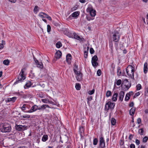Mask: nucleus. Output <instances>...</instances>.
I'll return each instance as SVG.
<instances>
[{"mask_svg":"<svg viewBox=\"0 0 148 148\" xmlns=\"http://www.w3.org/2000/svg\"><path fill=\"white\" fill-rule=\"evenodd\" d=\"M4 47L3 44H0V49H2Z\"/></svg>","mask_w":148,"mask_h":148,"instance_id":"60","label":"nucleus"},{"mask_svg":"<svg viewBox=\"0 0 148 148\" xmlns=\"http://www.w3.org/2000/svg\"><path fill=\"white\" fill-rule=\"evenodd\" d=\"M135 107H133L130 110V114L132 116L134 115L135 112Z\"/></svg>","mask_w":148,"mask_h":148,"instance_id":"17","label":"nucleus"},{"mask_svg":"<svg viewBox=\"0 0 148 148\" xmlns=\"http://www.w3.org/2000/svg\"><path fill=\"white\" fill-rule=\"evenodd\" d=\"M98 142V140L97 138H95L93 139V144L94 145H96Z\"/></svg>","mask_w":148,"mask_h":148,"instance_id":"39","label":"nucleus"},{"mask_svg":"<svg viewBox=\"0 0 148 148\" xmlns=\"http://www.w3.org/2000/svg\"><path fill=\"white\" fill-rule=\"evenodd\" d=\"M130 148H135V145L134 144H132L130 146Z\"/></svg>","mask_w":148,"mask_h":148,"instance_id":"56","label":"nucleus"},{"mask_svg":"<svg viewBox=\"0 0 148 148\" xmlns=\"http://www.w3.org/2000/svg\"><path fill=\"white\" fill-rule=\"evenodd\" d=\"M36 65L38 67L42 69L43 68V64L41 62H39V63H38L36 64Z\"/></svg>","mask_w":148,"mask_h":148,"instance_id":"33","label":"nucleus"},{"mask_svg":"<svg viewBox=\"0 0 148 148\" xmlns=\"http://www.w3.org/2000/svg\"><path fill=\"white\" fill-rule=\"evenodd\" d=\"M124 91H120L119 93V99L121 101H122L123 99V98L124 96Z\"/></svg>","mask_w":148,"mask_h":148,"instance_id":"12","label":"nucleus"},{"mask_svg":"<svg viewBox=\"0 0 148 148\" xmlns=\"http://www.w3.org/2000/svg\"><path fill=\"white\" fill-rule=\"evenodd\" d=\"M74 67L73 68V70L75 74H77L78 73V71H77V69L78 66L76 65L75 63L74 64Z\"/></svg>","mask_w":148,"mask_h":148,"instance_id":"20","label":"nucleus"},{"mask_svg":"<svg viewBox=\"0 0 148 148\" xmlns=\"http://www.w3.org/2000/svg\"><path fill=\"white\" fill-rule=\"evenodd\" d=\"M148 140V137L147 136L144 137L143 140V142L145 143Z\"/></svg>","mask_w":148,"mask_h":148,"instance_id":"43","label":"nucleus"},{"mask_svg":"<svg viewBox=\"0 0 148 148\" xmlns=\"http://www.w3.org/2000/svg\"><path fill=\"white\" fill-rule=\"evenodd\" d=\"M115 105L114 103H112L110 101H108L105 105V110L108 111L110 109L112 110L114 109Z\"/></svg>","mask_w":148,"mask_h":148,"instance_id":"4","label":"nucleus"},{"mask_svg":"<svg viewBox=\"0 0 148 148\" xmlns=\"http://www.w3.org/2000/svg\"><path fill=\"white\" fill-rule=\"evenodd\" d=\"M121 83V80L120 79H119L116 82V84L118 85H120Z\"/></svg>","mask_w":148,"mask_h":148,"instance_id":"46","label":"nucleus"},{"mask_svg":"<svg viewBox=\"0 0 148 148\" xmlns=\"http://www.w3.org/2000/svg\"><path fill=\"white\" fill-rule=\"evenodd\" d=\"M51 27L50 25H47V31L48 32H49L51 31Z\"/></svg>","mask_w":148,"mask_h":148,"instance_id":"47","label":"nucleus"},{"mask_svg":"<svg viewBox=\"0 0 148 148\" xmlns=\"http://www.w3.org/2000/svg\"><path fill=\"white\" fill-rule=\"evenodd\" d=\"M38 109V106L35 105L33 106L31 109L28 111L27 112L29 113H32L36 111Z\"/></svg>","mask_w":148,"mask_h":148,"instance_id":"10","label":"nucleus"},{"mask_svg":"<svg viewBox=\"0 0 148 148\" xmlns=\"http://www.w3.org/2000/svg\"><path fill=\"white\" fill-rule=\"evenodd\" d=\"M138 132L140 135H143L144 130L143 128H141L139 130Z\"/></svg>","mask_w":148,"mask_h":148,"instance_id":"41","label":"nucleus"},{"mask_svg":"<svg viewBox=\"0 0 148 148\" xmlns=\"http://www.w3.org/2000/svg\"><path fill=\"white\" fill-rule=\"evenodd\" d=\"M86 19L88 21H90L91 20H93L94 19V18L92 17H90L88 16H86Z\"/></svg>","mask_w":148,"mask_h":148,"instance_id":"45","label":"nucleus"},{"mask_svg":"<svg viewBox=\"0 0 148 148\" xmlns=\"http://www.w3.org/2000/svg\"><path fill=\"white\" fill-rule=\"evenodd\" d=\"M86 11L87 12L90 13L92 17H94L96 15V11L95 10L93 9L91 6L88 7L86 9Z\"/></svg>","mask_w":148,"mask_h":148,"instance_id":"7","label":"nucleus"},{"mask_svg":"<svg viewBox=\"0 0 148 148\" xmlns=\"http://www.w3.org/2000/svg\"><path fill=\"white\" fill-rule=\"evenodd\" d=\"M3 64L6 65H8L10 63V61L7 60H5L3 61Z\"/></svg>","mask_w":148,"mask_h":148,"instance_id":"30","label":"nucleus"},{"mask_svg":"<svg viewBox=\"0 0 148 148\" xmlns=\"http://www.w3.org/2000/svg\"><path fill=\"white\" fill-rule=\"evenodd\" d=\"M21 117L24 118L29 119L30 117V116L29 115L25 114V115H21Z\"/></svg>","mask_w":148,"mask_h":148,"instance_id":"34","label":"nucleus"},{"mask_svg":"<svg viewBox=\"0 0 148 148\" xmlns=\"http://www.w3.org/2000/svg\"><path fill=\"white\" fill-rule=\"evenodd\" d=\"M39 16L41 17V18H44V13L43 12H41L40 13L39 15Z\"/></svg>","mask_w":148,"mask_h":148,"instance_id":"51","label":"nucleus"},{"mask_svg":"<svg viewBox=\"0 0 148 148\" xmlns=\"http://www.w3.org/2000/svg\"><path fill=\"white\" fill-rule=\"evenodd\" d=\"M116 122V120L114 118H112L111 119V124L112 125H114Z\"/></svg>","mask_w":148,"mask_h":148,"instance_id":"26","label":"nucleus"},{"mask_svg":"<svg viewBox=\"0 0 148 148\" xmlns=\"http://www.w3.org/2000/svg\"><path fill=\"white\" fill-rule=\"evenodd\" d=\"M136 144L137 145H138L140 143V141L138 139H136L135 141Z\"/></svg>","mask_w":148,"mask_h":148,"instance_id":"55","label":"nucleus"},{"mask_svg":"<svg viewBox=\"0 0 148 148\" xmlns=\"http://www.w3.org/2000/svg\"><path fill=\"white\" fill-rule=\"evenodd\" d=\"M140 95V93L139 92L136 93L135 94V96L137 97Z\"/></svg>","mask_w":148,"mask_h":148,"instance_id":"61","label":"nucleus"},{"mask_svg":"<svg viewBox=\"0 0 148 148\" xmlns=\"http://www.w3.org/2000/svg\"><path fill=\"white\" fill-rule=\"evenodd\" d=\"M79 2L82 3H84L85 2V0H79Z\"/></svg>","mask_w":148,"mask_h":148,"instance_id":"62","label":"nucleus"},{"mask_svg":"<svg viewBox=\"0 0 148 148\" xmlns=\"http://www.w3.org/2000/svg\"><path fill=\"white\" fill-rule=\"evenodd\" d=\"M48 137L47 135H44L42 138V140L43 142H45L48 140Z\"/></svg>","mask_w":148,"mask_h":148,"instance_id":"22","label":"nucleus"},{"mask_svg":"<svg viewBox=\"0 0 148 148\" xmlns=\"http://www.w3.org/2000/svg\"><path fill=\"white\" fill-rule=\"evenodd\" d=\"M0 130L3 133L9 132L11 131V126L8 123H2L0 125Z\"/></svg>","mask_w":148,"mask_h":148,"instance_id":"1","label":"nucleus"},{"mask_svg":"<svg viewBox=\"0 0 148 148\" xmlns=\"http://www.w3.org/2000/svg\"><path fill=\"white\" fill-rule=\"evenodd\" d=\"M77 9V6H74L71 9V10L72 11H74L76 10Z\"/></svg>","mask_w":148,"mask_h":148,"instance_id":"53","label":"nucleus"},{"mask_svg":"<svg viewBox=\"0 0 148 148\" xmlns=\"http://www.w3.org/2000/svg\"><path fill=\"white\" fill-rule=\"evenodd\" d=\"M136 90H140L142 88V86L140 84H138L136 86Z\"/></svg>","mask_w":148,"mask_h":148,"instance_id":"38","label":"nucleus"},{"mask_svg":"<svg viewBox=\"0 0 148 148\" xmlns=\"http://www.w3.org/2000/svg\"><path fill=\"white\" fill-rule=\"evenodd\" d=\"M75 87L77 90H79L80 89L81 85L79 83H76Z\"/></svg>","mask_w":148,"mask_h":148,"instance_id":"32","label":"nucleus"},{"mask_svg":"<svg viewBox=\"0 0 148 148\" xmlns=\"http://www.w3.org/2000/svg\"><path fill=\"white\" fill-rule=\"evenodd\" d=\"M62 53L61 51L59 50L57 51L55 55V57L56 59L60 58L62 56Z\"/></svg>","mask_w":148,"mask_h":148,"instance_id":"14","label":"nucleus"},{"mask_svg":"<svg viewBox=\"0 0 148 148\" xmlns=\"http://www.w3.org/2000/svg\"><path fill=\"white\" fill-rule=\"evenodd\" d=\"M24 73V71L23 70V69H21L20 74L18 77V78L16 79V81L14 83V84H16L18 82H21L25 79V77Z\"/></svg>","mask_w":148,"mask_h":148,"instance_id":"3","label":"nucleus"},{"mask_svg":"<svg viewBox=\"0 0 148 148\" xmlns=\"http://www.w3.org/2000/svg\"><path fill=\"white\" fill-rule=\"evenodd\" d=\"M56 46L57 48H59L62 47V44L60 42H58L56 43Z\"/></svg>","mask_w":148,"mask_h":148,"instance_id":"31","label":"nucleus"},{"mask_svg":"<svg viewBox=\"0 0 148 148\" xmlns=\"http://www.w3.org/2000/svg\"><path fill=\"white\" fill-rule=\"evenodd\" d=\"M99 147L101 148H105V140L102 137L99 138Z\"/></svg>","mask_w":148,"mask_h":148,"instance_id":"9","label":"nucleus"},{"mask_svg":"<svg viewBox=\"0 0 148 148\" xmlns=\"http://www.w3.org/2000/svg\"><path fill=\"white\" fill-rule=\"evenodd\" d=\"M90 52L91 54H92L94 53V51L93 49L92 48H90Z\"/></svg>","mask_w":148,"mask_h":148,"instance_id":"50","label":"nucleus"},{"mask_svg":"<svg viewBox=\"0 0 148 148\" xmlns=\"http://www.w3.org/2000/svg\"><path fill=\"white\" fill-rule=\"evenodd\" d=\"M98 60V58L97 56L96 55L94 56L93 57H92V61H97Z\"/></svg>","mask_w":148,"mask_h":148,"instance_id":"40","label":"nucleus"},{"mask_svg":"<svg viewBox=\"0 0 148 148\" xmlns=\"http://www.w3.org/2000/svg\"><path fill=\"white\" fill-rule=\"evenodd\" d=\"M92 99V97L91 96L88 97L87 98V103L89 105L90 104V101Z\"/></svg>","mask_w":148,"mask_h":148,"instance_id":"37","label":"nucleus"},{"mask_svg":"<svg viewBox=\"0 0 148 148\" xmlns=\"http://www.w3.org/2000/svg\"><path fill=\"white\" fill-rule=\"evenodd\" d=\"M89 48V47H87L86 50L84 51V57L85 58H87Z\"/></svg>","mask_w":148,"mask_h":148,"instance_id":"23","label":"nucleus"},{"mask_svg":"<svg viewBox=\"0 0 148 148\" xmlns=\"http://www.w3.org/2000/svg\"><path fill=\"white\" fill-rule=\"evenodd\" d=\"M94 92L95 90L94 89H93L92 90L90 91L89 93L90 95H91L93 94L94 93Z\"/></svg>","mask_w":148,"mask_h":148,"instance_id":"52","label":"nucleus"},{"mask_svg":"<svg viewBox=\"0 0 148 148\" xmlns=\"http://www.w3.org/2000/svg\"><path fill=\"white\" fill-rule=\"evenodd\" d=\"M130 93H127L125 96V101H128L130 99Z\"/></svg>","mask_w":148,"mask_h":148,"instance_id":"27","label":"nucleus"},{"mask_svg":"<svg viewBox=\"0 0 148 148\" xmlns=\"http://www.w3.org/2000/svg\"><path fill=\"white\" fill-rule=\"evenodd\" d=\"M97 74L98 76H100L101 75V71L100 69H98L97 72Z\"/></svg>","mask_w":148,"mask_h":148,"instance_id":"49","label":"nucleus"},{"mask_svg":"<svg viewBox=\"0 0 148 148\" xmlns=\"http://www.w3.org/2000/svg\"><path fill=\"white\" fill-rule=\"evenodd\" d=\"M71 56L70 54H68L66 56V60L67 62L69 64L71 62Z\"/></svg>","mask_w":148,"mask_h":148,"instance_id":"16","label":"nucleus"},{"mask_svg":"<svg viewBox=\"0 0 148 148\" xmlns=\"http://www.w3.org/2000/svg\"><path fill=\"white\" fill-rule=\"evenodd\" d=\"M16 130L18 131H22L25 130L27 128V126L25 125H16L15 126Z\"/></svg>","mask_w":148,"mask_h":148,"instance_id":"8","label":"nucleus"},{"mask_svg":"<svg viewBox=\"0 0 148 148\" xmlns=\"http://www.w3.org/2000/svg\"><path fill=\"white\" fill-rule=\"evenodd\" d=\"M133 136L132 134H130L129 135V139L130 140H131L132 139V138H133Z\"/></svg>","mask_w":148,"mask_h":148,"instance_id":"58","label":"nucleus"},{"mask_svg":"<svg viewBox=\"0 0 148 148\" xmlns=\"http://www.w3.org/2000/svg\"><path fill=\"white\" fill-rule=\"evenodd\" d=\"M118 94L117 93H115L112 96V99L113 101H115L117 100Z\"/></svg>","mask_w":148,"mask_h":148,"instance_id":"19","label":"nucleus"},{"mask_svg":"<svg viewBox=\"0 0 148 148\" xmlns=\"http://www.w3.org/2000/svg\"><path fill=\"white\" fill-rule=\"evenodd\" d=\"M111 92L110 90H108L107 91L106 93V96L108 97L111 96Z\"/></svg>","mask_w":148,"mask_h":148,"instance_id":"42","label":"nucleus"},{"mask_svg":"<svg viewBox=\"0 0 148 148\" xmlns=\"http://www.w3.org/2000/svg\"><path fill=\"white\" fill-rule=\"evenodd\" d=\"M44 18H47V17L48 16V15L44 13Z\"/></svg>","mask_w":148,"mask_h":148,"instance_id":"63","label":"nucleus"},{"mask_svg":"<svg viewBox=\"0 0 148 148\" xmlns=\"http://www.w3.org/2000/svg\"><path fill=\"white\" fill-rule=\"evenodd\" d=\"M145 94L146 95H148V88H145Z\"/></svg>","mask_w":148,"mask_h":148,"instance_id":"54","label":"nucleus"},{"mask_svg":"<svg viewBox=\"0 0 148 148\" xmlns=\"http://www.w3.org/2000/svg\"><path fill=\"white\" fill-rule=\"evenodd\" d=\"M38 110H42V107L41 106L39 107H38Z\"/></svg>","mask_w":148,"mask_h":148,"instance_id":"64","label":"nucleus"},{"mask_svg":"<svg viewBox=\"0 0 148 148\" xmlns=\"http://www.w3.org/2000/svg\"><path fill=\"white\" fill-rule=\"evenodd\" d=\"M77 75L76 77L77 80L79 81H81L82 78V73L80 72H78L77 74H75Z\"/></svg>","mask_w":148,"mask_h":148,"instance_id":"11","label":"nucleus"},{"mask_svg":"<svg viewBox=\"0 0 148 148\" xmlns=\"http://www.w3.org/2000/svg\"><path fill=\"white\" fill-rule=\"evenodd\" d=\"M79 11L75 12H73L72 14V16L73 17H77L79 15Z\"/></svg>","mask_w":148,"mask_h":148,"instance_id":"21","label":"nucleus"},{"mask_svg":"<svg viewBox=\"0 0 148 148\" xmlns=\"http://www.w3.org/2000/svg\"><path fill=\"white\" fill-rule=\"evenodd\" d=\"M143 70L144 73L145 74L148 71L147 64V62H145L144 64Z\"/></svg>","mask_w":148,"mask_h":148,"instance_id":"18","label":"nucleus"},{"mask_svg":"<svg viewBox=\"0 0 148 148\" xmlns=\"http://www.w3.org/2000/svg\"><path fill=\"white\" fill-rule=\"evenodd\" d=\"M113 34V40L115 42H118L120 39V34L117 30H115Z\"/></svg>","mask_w":148,"mask_h":148,"instance_id":"5","label":"nucleus"},{"mask_svg":"<svg viewBox=\"0 0 148 148\" xmlns=\"http://www.w3.org/2000/svg\"><path fill=\"white\" fill-rule=\"evenodd\" d=\"M16 97H14L12 98H8L6 100V102H14L16 100Z\"/></svg>","mask_w":148,"mask_h":148,"instance_id":"13","label":"nucleus"},{"mask_svg":"<svg viewBox=\"0 0 148 148\" xmlns=\"http://www.w3.org/2000/svg\"><path fill=\"white\" fill-rule=\"evenodd\" d=\"M38 7L37 6H36L34 9V12H36L38 10Z\"/></svg>","mask_w":148,"mask_h":148,"instance_id":"57","label":"nucleus"},{"mask_svg":"<svg viewBox=\"0 0 148 148\" xmlns=\"http://www.w3.org/2000/svg\"><path fill=\"white\" fill-rule=\"evenodd\" d=\"M41 101L45 103H50V101L48 99H42Z\"/></svg>","mask_w":148,"mask_h":148,"instance_id":"28","label":"nucleus"},{"mask_svg":"<svg viewBox=\"0 0 148 148\" xmlns=\"http://www.w3.org/2000/svg\"><path fill=\"white\" fill-rule=\"evenodd\" d=\"M84 128L83 126H80L79 128V132H80V135H82V134L84 133Z\"/></svg>","mask_w":148,"mask_h":148,"instance_id":"24","label":"nucleus"},{"mask_svg":"<svg viewBox=\"0 0 148 148\" xmlns=\"http://www.w3.org/2000/svg\"><path fill=\"white\" fill-rule=\"evenodd\" d=\"M42 110H43L44 109H45L46 108H51V107H50V106L47 105H46V104H43L41 106Z\"/></svg>","mask_w":148,"mask_h":148,"instance_id":"35","label":"nucleus"},{"mask_svg":"<svg viewBox=\"0 0 148 148\" xmlns=\"http://www.w3.org/2000/svg\"><path fill=\"white\" fill-rule=\"evenodd\" d=\"M31 83L30 82H28L25 85V87H27V88H28L30 87L31 86Z\"/></svg>","mask_w":148,"mask_h":148,"instance_id":"44","label":"nucleus"},{"mask_svg":"<svg viewBox=\"0 0 148 148\" xmlns=\"http://www.w3.org/2000/svg\"><path fill=\"white\" fill-rule=\"evenodd\" d=\"M126 84L124 85H123V83L121 85L122 89L124 91L127 90L131 86V83L128 82L127 79H125L124 80L123 82H125Z\"/></svg>","mask_w":148,"mask_h":148,"instance_id":"6","label":"nucleus"},{"mask_svg":"<svg viewBox=\"0 0 148 148\" xmlns=\"http://www.w3.org/2000/svg\"><path fill=\"white\" fill-rule=\"evenodd\" d=\"M134 105V104L133 102H132L130 103L129 104V106L130 107H132Z\"/></svg>","mask_w":148,"mask_h":148,"instance_id":"59","label":"nucleus"},{"mask_svg":"<svg viewBox=\"0 0 148 148\" xmlns=\"http://www.w3.org/2000/svg\"><path fill=\"white\" fill-rule=\"evenodd\" d=\"M27 107V105L26 104L23 105V106L21 108L22 110L24 112H27V111L25 112V110H26V108Z\"/></svg>","mask_w":148,"mask_h":148,"instance_id":"36","label":"nucleus"},{"mask_svg":"<svg viewBox=\"0 0 148 148\" xmlns=\"http://www.w3.org/2000/svg\"><path fill=\"white\" fill-rule=\"evenodd\" d=\"M97 62L91 60L92 64L93 66H98V63Z\"/></svg>","mask_w":148,"mask_h":148,"instance_id":"29","label":"nucleus"},{"mask_svg":"<svg viewBox=\"0 0 148 148\" xmlns=\"http://www.w3.org/2000/svg\"><path fill=\"white\" fill-rule=\"evenodd\" d=\"M137 123L138 124H140L141 122V119L140 118H138L137 120Z\"/></svg>","mask_w":148,"mask_h":148,"instance_id":"48","label":"nucleus"},{"mask_svg":"<svg viewBox=\"0 0 148 148\" xmlns=\"http://www.w3.org/2000/svg\"><path fill=\"white\" fill-rule=\"evenodd\" d=\"M134 68L131 65L128 66L126 69V73L128 75L132 78L134 77Z\"/></svg>","mask_w":148,"mask_h":148,"instance_id":"2","label":"nucleus"},{"mask_svg":"<svg viewBox=\"0 0 148 148\" xmlns=\"http://www.w3.org/2000/svg\"><path fill=\"white\" fill-rule=\"evenodd\" d=\"M117 75L118 76H120L121 75V71L120 67L119 66L117 68Z\"/></svg>","mask_w":148,"mask_h":148,"instance_id":"25","label":"nucleus"},{"mask_svg":"<svg viewBox=\"0 0 148 148\" xmlns=\"http://www.w3.org/2000/svg\"><path fill=\"white\" fill-rule=\"evenodd\" d=\"M70 36L71 37V38H75L76 39L78 40H81V38L80 37L77 35L75 33H73V35H70Z\"/></svg>","mask_w":148,"mask_h":148,"instance_id":"15","label":"nucleus"}]
</instances>
